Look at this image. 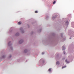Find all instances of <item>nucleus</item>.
<instances>
[{"label": "nucleus", "instance_id": "1", "mask_svg": "<svg viewBox=\"0 0 74 74\" xmlns=\"http://www.w3.org/2000/svg\"><path fill=\"white\" fill-rule=\"evenodd\" d=\"M56 17H57V15H56V16H54V17H53V19H55V18H56Z\"/></svg>", "mask_w": 74, "mask_h": 74}, {"label": "nucleus", "instance_id": "2", "mask_svg": "<svg viewBox=\"0 0 74 74\" xmlns=\"http://www.w3.org/2000/svg\"><path fill=\"white\" fill-rule=\"evenodd\" d=\"M18 25H21L22 23L21 22H19L18 23Z\"/></svg>", "mask_w": 74, "mask_h": 74}, {"label": "nucleus", "instance_id": "3", "mask_svg": "<svg viewBox=\"0 0 74 74\" xmlns=\"http://www.w3.org/2000/svg\"><path fill=\"white\" fill-rule=\"evenodd\" d=\"M22 42H23V41H22V40H21L19 42V43L20 44H21V43H22Z\"/></svg>", "mask_w": 74, "mask_h": 74}, {"label": "nucleus", "instance_id": "4", "mask_svg": "<svg viewBox=\"0 0 74 74\" xmlns=\"http://www.w3.org/2000/svg\"><path fill=\"white\" fill-rule=\"evenodd\" d=\"M62 50H64V46H63L62 47Z\"/></svg>", "mask_w": 74, "mask_h": 74}, {"label": "nucleus", "instance_id": "5", "mask_svg": "<svg viewBox=\"0 0 74 74\" xmlns=\"http://www.w3.org/2000/svg\"><path fill=\"white\" fill-rule=\"evenodd\" d=\"M56 64H58V65H59V64H60L59 62H56Z\"/></svg>", "mask_w": 74, "mask_h": 74}, {"label": "nucleus", "instance_id": "6", "mask_svg": "<svg viewBox=\"0 0 74 74\" xmlns=\"http://www.w3.org/2000/svg\"><path fill=\"white\" fill-rule=\"evenodd\" d=\"M51 68H50L49 70H48V71H49V72H51Z\"/></svg>", "mask_w": 74, "mask_h": 74}, {"label": "nucleus", "instance_id": "7", "mask_svg": "<svg viewBox=\"0 0 74 74\" xmlns=\"http://www.w3.org/2000/svg\"><path fill=\"white\" fill-rule=\"evenodd\" d=\"M16 36H18V35H19V34L18 33H16Z\"/></svg>", "mask_w": 74, "mask_h": 74}, {"label": "nucleus", "instance_id": "8", "mask_svg": "<svg viewBox=\"0 0 74 74\" xmlns=\"http://www.w3.org/2000/svg\"><path fill=\"white\" fill-rule=\"evenodd\" d=\"M66 24H68V23H69V22L68 21H66Z\"/></svg>", "mask_w": 74, "mask_h": 74}, {"label": "nucleus", "instance_id": "9", "mask_svg": "<svg viewBox=\"0 0 74 74\" xmlns=\"http://www.w3.org/2000/svg\"><path fill=\"white\" fill-rule=\"evenodd\" d=\"M65 62H66L67 63H69V61H67V60H65Z\"/></svg>", "mask_w": 74, "mask_h": 74}, {"label": "nucleus", "instance_id": "10", "mask_svg": "<svg viewBox=\"0 0 74 74\" xmlns=\"http://www.w3.org/2000/svg\"><path fill=\"white\" fill-rule=\"evenodd\" d=\"M35 12V13H36V14H37V13H38V11L36 10Z\"/></svg>", "mask_w": 74, "mask_h": 74}, {"label": "nucleus", "instance_id": "11", "mask_svg": "<svg viewBox=\"0 0 74 74\" xmlns=\"http://www.w3.org/2000/svg\"><path fill=\"white\" fill-rule=\"evenodd\" d=\"M65 67H66V66H63L62 68V69H63L64 68H65Z\"/></svg>", "mask_w": 74, "mask_h": 74}, {"label": "nucleus", "instance_id": "12", "mask_svg": "<svg viewBox=\"0 0 74 74\" xmlns=\"http://www.w3.org/2000/svg\"><path fill=\"white\" fill-rule=\"evenodd\" d=\"M56 3V1H54L53 2V4H55V3Z\"/></svg>", "mask_w": 74, "mask_h": 74}, {"label": "nucleus", "instance_id": "13", "mask_svg": "<svg viewBox=\"0 0 74 74\" xmlns=\"http://www.w3.org/2000/svg\"><path fill=\"white\" fill-rule=\"evenodd\" d=\"M44 53L42 52V55H44Z\"/></svg>", "mask_w": 74, "mask_h": 74}, {"label": "nucleus", "instance_id": "14", "mask_svg": "<svg viewBox=\"0 0 74 74\" xmlns=\"http://www.w3.org/2000/svg\"><path fill=\"white\" fill-rule=\"evenodd\" d=\"M27 51V50H25V51H24V52H26V51Z\"/></svg>", "mask_w": 74, "mask_h": 74}, {"label": "nucleus", "instance_id": "15", "mask_svg": "<svg viewBox=\"0 0 74 74\" xmlns=\"http://www.w3.org/2000/svg\"><path fill=\"white\" fill-rule=\"evenodd\" d=\"M63 53H64V54H65V52L64 51L63 52Z\"/></svg>", "mask_w": 74, "mask_h": 74}, {"label": "nucleus", "instance_id": "16", "mask_svg": "<svg viewBox=\"0 0 74 74\" xmlns=\"http://www.w3.org/2000/svg\"><path fill=\"white\" fill-rule=\"evenodd\" d=\"M71 38H70V39H71Z\"/></svg>", "mask_w": 74, "mask_h": 74}]
</instances>
